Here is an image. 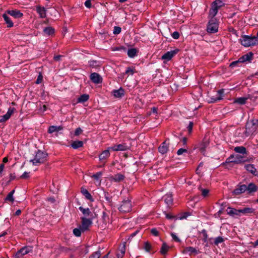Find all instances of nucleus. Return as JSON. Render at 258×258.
Wrapping results in <instances>:
<instances>
[{
	"mask_svg": "<svg viewBox=\"0 0 258 258\" xmlns=\"http://www.w3.org/2000/svg\"><path fill=\"white\" fill-rule=\"evenodd\" d=\"M47 107L45 105H43L42 107L41 108V110L42 112H44L46 110Z\"/></svg>",
	"mask_w": 258,
	"mask_h": 258,
	"instance_id": "nucleus-63",
	"label": "nucleus"
},
{
	"mask_svg": "<svg viewBox=\"0 0 258 258\" xmlns=\"http://www.w3.org/2000/svg\"><path fill=\"white\" fill-rule=\"evenodd\" d=\"M113 96L116 98H121L124 94V91L123 89L120 88L118 90H114L112 92Z\"/></svg>",
	"mask_w": 258,
	"mask_h": 258,
	"instance_id": "nucleus-20",
	"label": "nucleus"
},
{
	"mask_svg": "<svg viewBox=\"0 0 258 258\" xmlns=\"http://www.w3.org/2000/svg\"><path fill=\"white\" fill-rule=\"evenodd\" d=\"M212 5H214V6L219 9L223 5V3L220 0H216L212 3Z\"/></svg>",
	"mask_w": 258,
	"mask_h": 258,
	"instance_id": "nucleus-41",
	"label": "nucleus"
},
{
	"mask_svg": "<svg viewBox=\"0 0 258 258\" xmlns=\"http://www.w3.org/2000/svg\"><path fill=\"white\" fill-rule=\"evenodd\" d=\"M187 152V150L185 149L180 148L179 149L177 152V155H181L184 153Z\"/></svg>",
	"mask_w": 258,
	"mask_h": 258,
	"instance_id": "nucleus-51",
	"label": "nucleus"
},
{
	"mask_svg": "<svg viewBox=\"0 0 258 258\" xmlns=\"http://www.w3.org/2000/svg\"><path fill=\"white\" fill-rule=\"evenodd\" d=\"M89 99V95L87 94L82 95L78 100V102H84L87 101Z\"/></svg>",
	"mask_w": 258,
	"mask_h": 258,
	"instance_id": "nucleus-39",
	"label": "nucleus"
},
{
	"mask_svg": "<svg viewBox=\"0 0 258 258\" xmlns=\"http://www.w3.org/2000/svg\"><path fill=\"white\" fill-rule=\"evenodd\" d=\"M246 160L245 157L237 154L235 155H231L227 159V162L229 163H234L236 164H239L246 162Z\"/></svg>",
	"mask_w": 258,
	"mask_h": 258,
	"instance_id": "nucleus-4",
	"label": "nucleus"
},
{
	"mask_svg": "<svg viewBox=\"0 0 258 258\" xmlns=\"http://www.w3.org/2000/svg\"><path fill=\"white\" fill-rule=\"evenodd\" d=\"M44 32L48 35H50L54 33V29L51 27H47L44 29Z\"/></svg>",
	"mask_w": 258,
	"mask_h": 258,
	"instance_id": "nucleus-43",
	"label": "nucleus"
},
{
	"mask_svg": "<svg viewBox=\"0 0 258 258\" xmlns=\"http://www.w3.org/2000/svg\"><path fill=\"white\" fill-rule=\"evenodd\" d=\"M32 248L31 246H24L18 250L15 254L16 258H21L23 255L32 252Z\"/></svg>",
	"mask_w": 258,
	"mask_h": 258,
	"instance_id": "nucleus-8",
	"label": "nucleus"
},
{
	"mask_svg": "<svg viewBox=\"0 0 258 258\" xmlns=\"http://www.w3.org/2000/svg\"><path fill=\"white\" fill-rule=\"evenodd\" d=\"M103 258H114L112 256H111L109 255V252H108L107 254H106V255H105Z\"/></svg>",
	"mask_w": 258,
	"mask_h": 258,
	"instance_id": "nucleus-64",
	"label": "nucleus"
},
{
	"mask_svg": "<svg viewBox=\"0 0 258 258\" xmlns=\"http://www.w3.org/2000/svg\"><path fill=\"white\" fill-rule=\"evenodd\" d=\"M218 9L214 6V5H211V8L209 11V17L211 19H214V17L216 15Z\"/></svg>",
	"mask_w": 258,
	"mask_h": 258,
	"instance_id": "nucleus-21",
	"label": "nucleus"
},
{
	"mask_svg": "<svg viewBox=\"0 0 258 258\" xmlns=\"http://www.w3.org/2000/svg\"><path fill=\"white\" fill-rule=\"evenodd\" d=\"M15 108H9L7 113L0 116V122H4L7 121L15 111Z\"/></svg>",
	"mask_w": 258,
	"mask_h": 258,
	"instance_id": "nucleus-9",
	"label": "nucleus"
},
{
	"mask_svg": "<svg viewBox=\"0 0 258 258\" xmlns=\"http://www.w3.org/2000/svg\"><path fill=\"white\" fill-rule=\"evenodd\" d=\"M81 192L87 200H89L90 201H93V199L92 198V196L86 188L82 187Z\"/></svg>",
	"mask_w": 258,
	"mask_h": 258,
	"instance_id": "nucleus-24",
	"label": "nucleus"
},
{
	"mask_svg": "<svg viewBox=\"0 0 258 258\" xmlns=\"http://www.w3.org/2000/svg\"><path fill=\"white\" fill-rule=\"evenodd\" d=\"M218 26L216 19H211L207 26V30L209 33H214L218 31Z\"/></svg>",
	"mask_w": 258,
	"mask_h": 258,
	"instance_id": "nucleus-5",
	"label": "nucleus"
},
{
	"mask_svg": "<svg viewBox=\"0 0 258 258\" xmlns=\"http://www.w3.org/2000/svg\"><path fill=\"white\" fill-rule=\"evenodd\" d=\"M168 140H166L165 142L162 143V144L159 147V152L162 154H164L167 152L169 149V143H167Z\"/></svg>",
	"mask_w": 258,
	"mask_h": 258,
	"instance_id": "nucleus-11",
	"label": "nucleus"
},
{
	"mask_svg": "<svg viewBox=\"0 0 258 258\" xmlns=\"http://www.w3.org/2000/svg\"><path fill=\"white\" fill-rule=\"evenodd\" d=\"M172 36L174 39H177L179 37V34L178 32L175 31L172 33Z\"/></svg>",
	"mask_w": 258,
	"mask_h": 258,
	"instance_id": "nucleus-53",
	"label": "nucleus"
},
{
	"mask_svg": "<svg viewBox=\"0 0 258 258\" xmlns=\"http://www.w3.org/2000/svg\"><path fill=\"white\" fill-rule=\"evenodd\" d=\"M121 32V28L119 27H114L113 33L114 34H118Z\"/></svg>",
	"mask_w": 258,
	"mask_h": 258,
	"instance_id": "nucleus-49",
	"label": "nucleus"
},
{
	"mask_svg": "<svg viewBox=\"0 0 258 258\" xmlns=\"http://www.w3.org/2000/svg\"><path fill=\"white\" fill-rule=\"evenodd\" d=\"M247 189V186L245 185H241L238 186L236 189H235L233 192L235 195H238L242 193H243Z\"/></svg>",
	"mask_w": 258,
	"mask_h": 258,
	"instance_id": "nucleus-16",
	"label": "nucleus"
},
{
	"mask_svg": "<svg viewBox=\"0 0 258 258\" xmlns=\"http://www.w3.org/2000/svg\"><path fill=\"white\" fill-rule=\"evenodd\" d=\"M151 232L152 234L155 236H158L159 234V232L155 228H153L151 230Z\"/></svg>",
	"mask_w": 258,
	"mask_h": 258,
	"instance_id": "nucleus-55",
	"label": "nucleus"
},
{
	"mask_svg": "<svg viewBox=\"0 0 258 258\" xmlns=\"http://www.w3.org/2000/svg\"><path fill=\"white\" fill-rule=\"evenodd\" d=\"M189 252L190 254L192 253L197 254L198 253L197 250L194 247L189 246L186 247L183 251V253Z\"/></svg>",
	"mask_w": 258,
	"mask_h": 258,
	"instance_id": "nucleus-33",
	"label": "nucleus"
},
{
	"mask_svg": "<svg viewBox=\"0 0 258 258\" xmlns=\"http://www.w3.org/2000/svg\"><path fill=\"white\" fill-rule=\"evenodd\" d=\"M124 178V176L120 173H118L110 177V180L114 182H120Z\"/></svg>",
	"mask_w": 258,
	"mask_h": 258,
	"instance_id": "nucleus-19",
	"label": "nucleus"
},
{
	"mask_svg": "<svg viewBox=\"0 0 258 258\" xmlns=\"http://www.w3.org/2000/svg\"><path fill=\"white\" fill-rule=\"evenodd\" d=\"M227 213L228 214L234 216V215H240V211L239 210H236L234 208H228L226 210Z\"/></svg>",
	"mask_w": 258,
	"mask_h": 258,
	"instance_id": "nucleus-23",
	"label": "nucleus"
},
{
	"mask_svg": "<svg viewBox=\"0 0 258 258\" xmlns=\"http://www.w3.org/2000/svg\"><path fill=\"white\" fill-rule=\"evenodd\" d=\"M81 224L80 225V229L82 231H85L87 230L89 227L92 224V218L87 219L85 217H82L81 218Z\"/></svg>",
	"mask_w": 258,
	"mask_h": 258,
	"instance_id": "nucleus-7",
	"label": "nucleus"
},
{
	"mask_svg": "<svg viewBox=\"0 0 258 258\" xmlns=\"http://www.w3.org/2000/svg\"><path fill=\"white\" fill-rule=\"evenodd\" d=\"M47 154L45 152L39 151L36 153L34 159L30 160L33 165H38L43 163L46 159Z\"/></svg>",
	"mask_w": 258,
	"mask_h": 258,
	"instance_id": "nucleus-3",
	"label": "nucleus"
},
{
	"mask_svg": "<svg viewBox=\"0 0 258 258\" xmlns=\"http://www.w3.org/2000/svg\"><path fill=\"white\" fill-rule=\"evenodd\" d=\"M83 145V143L82 141H74L72 144H71V146L74 148V149H78L80 147H81Z\"/></svg>",
	"mask_w": 258,
	"mask_h": 258,
	"instance_id": "nucleus-34",
	"label": "nucleus"
},
{
	"mask_svg": "<svg viewBox=\"0 0 258 258\" xmlns=\"http://www.w3.org/2000/svg\"><path fill=\"white\" fill-rule=\"evenodd\" d=\"M130 147L125 144H120L118 145H114V146L109 147V149L114 151H125L129 149Z\"/></svg>",
	"mask_w": 258,
	"mask_h": 258,
	"instance_id": "nucleus-10",
	"label": "nucleus"
},
{
	"mask_svg": "<svg viewBox=\"0 0 258 258\" xmlns=\"http://www.w3.org/2000/svg\"><path fill=\"white\" fill-rule=\"evenodd\" d=\"M144 248L147 252H150L152 249V246L149 242H146L144 244Z\"/></svg>",
	"mask_w": 258,
	"mask_h": 258,
	"instance_id": "nucleus-42",
	"label": "nucleus"
},
{
	"mask_svg": "<svg viewBox=\"0 0 258 258\" xmlns=\"http://www.w3.org/2000/svg\"><path fill=\"white\" fill-rule=\"evenodd\" d=\"M135 72V70L133 68L128 67L127 68L126 70L125 71V73L126 74H128V75H133Z\"/></svg>",
	"mask_w": 258,
	"mask_h": 258,
	"instance_id": "nucleus-48",
	"label": "nucleus"
},
{
	"mask_svg": "<svg viewBox=\"0 0 258 258\" xmlns=\"http://www.w3.org/2000/svg\"><path fill=\"white\" fill-rule=\"evenodd\" d=\"M137 53V50L135 48L130 49L127 51V55L130 57H135Z\"/></svg>",
	"mask_w": 258,
	"mask_h": 258,
	"instance_id": "nucleus-38",
	"label": "nucleus"
},
{
	"mask_svg": "<svg viewBox=\"0 0 258 258\" xmlns=\"http://www.w3.org/2000/svg\"><path fill=\"white\" fill-rule=\"evenodd\" d=\"M125 251V242H123L121 245H120L118 251L116 254V256L118 258H122Z\"/></svg>",
	"mask_w": 258,
	"mask_h": 258,
	"instance_id": "nucleus-17",
	"label": "nucleus"
},
{
	"mask_svg": "<svg viewBox=\"0 0 258 258\" xmlns=\"http://www.w3.org/2000/svg\"><path fill=\"white\" fill-rule=\"evenodd\" d=\"M81 229L80 228H75L73 230V233L76 236H80L81 234Z\"/></svg>",
	"mask_w": 258,
	"mask_h": 258,
	"instance_id": "nucleus-47",
	"label": "nucleus"
},
{
	"mask_svg": "<svg viewBox=\"0 0 258 258\" xmlns=\"http://www.w3.org/2000/svg\"><path fill=\"white\" fill-rule=\"evenodd\" d=\"M209 142L208 140L203 141L200 146V150L203 154H205L206 149L209 146Z\"/></svg>",
	"mask_w": 258,
	"mask_h": 258,
	"instance_id": "nucleus-25",
	"label": "nucleus"
},
{
	"mask_svg": "<svg viewBox=\"0 0 258 258\" xmlns=\"http://www.w3.org/2000/svg\"><path fill=\"white\" fill-rule=\"evenodd\" d=\"M177 52L178 50L168 51L162 56V58L163 59L169 60L177 53Z\"/></svg>",
	"mask_w": 258,
	"mask_h": 258,
	"instance_id": "nucleus-15",
	"label": "nucleus"
},
{
	"mask_svg": "<svg viewBox=\"0 0 258 258\" xmlns=\"http://www.w3.org/2000/svg\"><path fill=\"white\" fill-rule=\"evenodd\" d=\"M249 192H254L256 190V186L253 183H249L247 186V189Z\"/></svg>",
	"mask_w": 258,
	"mask_h": 258,
	"instance_id": "nucleus-35",
	"label": "nucleus"
},
{
	"mask_svg": "<svg viewBox=\"0 0 258 258\" xmlns=\"http://www.w3.org/2000/svg\"><path fill=\"white\" fill-rule=\"evenodd\" d=\"M223 241V239L222 237L219 236L216 237L214 240V243L217 245L219 243H222Z\"/></svg>",
	"mask_w": 258,
	"mask_h": 258,
	"instance_id": "nucleus-46",
	"label": "nucleus"
},
{
	"mask_svg": "<svg viewBox=\"0 0 258 258\" xmlns=\"http://www.w3.org/2000/svg\"><path fill=\"white\" fill-rule=\"evenodd\" d=\"M169 248H170L169 246L165 242H164L162 244V247H161V248L160 250L161 253L163 255L166 254L167 253V252H168V251L169 250Z\"/></svg>",
	"mask_w": 258,
	"mask_h": 258,
	"instance_id": "nucleus-30",
	"label": "nucleus"
},
{
	"mask_svg": "<svg viewBox=\"0 0 258 258\" xmlns=\"http://www.w3.org/2000/svg\"><path fill=\"white\" fill-rule=\"evenodd\" d=\"M258 127V120L252 119L248 122L246 124L244 135L245 137H248L253 135Z\"/></svg>",
	"mask_w": 258,
	"mask_h": 258,
	"instance_id": "nucleus-1",
	"label": "nucleus"
},
{
	"mask_svg": "<svg viewBox=\"0 0 258 258\" xmlns=\"http://www.w3.org/2000/svg\"><path fill=\"white\" fill-rule=\"evenodd\" d=\"M42 81V76L41 75H39L38 77V78L36 80V83L37 84H39Z\"/></svg>",
	"mask_w": 258,
	"mask_h": 258,
	"instance_id": "nucleus-60",
	"label": "nucleus"
},
{
	"mask_svg": "<svg viewBox=\"0 0 258 258\" xmlns=\"http://www.w3.org/2000/svg\"><path fill=\"white\" fill-rule=\"evenodd\" d=\"M101 255V252L100 250H98L97 251L94 252L92 253V254L90 256L89 258H99Z\"/></svg>",
	"mask_w": 258,
	"mask_h": 258,
	"instance_id": "nucleus-45",
	"label": "nucleus"
},
{
	"mask_svg": "<svg viewBox=\"0 0 258 258\" xmlns=\"http://www.w3.org/2000/svg\"><path fill=\"white\" fill-rule=\"evenodd\" d=\"M194 124L192 122H189V123L187 126V129L189 133H190L192 130Z\"/></svg>",
	"mask_w": 258,
	"mask_h": 258,
	"instance_id": "nucleus-56",
	"label": "nucleus"
},
{
	"mask_svg": "<svg viewBox=\"0 0 258 258\" xmlns=\"http://www.w3.org/2000/svg\"><path fill=\"white\" fill-rule=\"evenodd\" d=\"M234 151L236 153L244 154H246V148L243 146L236 147L234 149Z\"/></svg>",
	"mask_w": 258,
	"mask_h": 258,
	"instance_id": "nucleus-29",
	"label": "nucleus"
},
{
	"mask_svg": "<svg viewBox=\"0 0 258 258\" xmlns=\"http://www.w3.org/2000/svg\"><path fill=\"white\" fill-rule=\"evenodd\" d=\"M199 189L201 190L203 197H206L208 196V194L209 193V189L202 188L201 187H199Z\"/></svg>",
	"mask_w": 258,
	"mask_h": 258,
	"instance_id": "nucleus-44",
	"label": "nucleus"
},
{
	"mask_svg": "<svg viewBox=\"0 0 258 258\" xmlns=\"http://www.w3.org/2000/svg\"><path fill=\"white\" fill-rule=\"evenodd\" d=\"M85 6L88 8H90L91 7V0H87L85 3Z\"/></svg>",
	"mask_w": 258,
	"mask_h": 258,
	"instance_id": "nucleus-57",
	"label": "nucleus"
},
{
	"mask_svg": "<svg viewBox=\"0 0 258 258\" xmlns=\"http://www.w3.org/2000/svg\"><path fill=\"white\" fill-rule=\"evenodd\" d=\"M91 80L95 84H99L102 82V78L97 73H92L90 75Z\"/></svg>",
	"mask_w": 258,
	"mask_h": 258,
	"instance_id": "nucleus-14",
	"label": "nucleus"
},
{
	"mask_svg": "<svg viewBox=\"0 0 258 258\" xmlns=\"http://www.w3.org/2000/svg\"><path fill=\"white\" fill-rule=\"evenodd\" d=\"M29 176V173L27 172H25L21 176V178H27Z\"/></svg>",
	"mask_w": 258,
	"mask_h": 258,
	"instance_id": "nucleus-59",
	"label": "nucleus"
},
{
	"mask_svg": "<svg viewBox=\"0 0 258 258\" xmlns=\"http://www.w3.org/2000/svg\"><path fill=\"white\" fill-rule=\"evenodd\" d=\"M202 233L203 234V235H204V241L205 242H206L207 241V238H208V235L206 233V231L205 230H203L202 231Z\"/></svg>",
	"mask_w": 258,
	"mask_h": 258,
	"instance_id": "nucleus-58",
	"label": "nucleus"
},
{
	"mask_svg": "<svg viewBox=\"0 0 258 258\" xmlns=\"http://www.w3.org/2000/svg\"><path fill=\"white\" fill-rule=\"evenodd\" d=\"M109 150V149L108 148V149L103 151L100 155L99 159L100 161H103L109 157L110 153Z\"/></svg>",
	"mask_w": 258,
	"mask_h": 258,
	"instance_id": "nucleus-26",
	"label": "nucleus"
},
{
	"mask_svg": "<svg viewBox=\"0 0 258 258\" xmlns=\"http://www.w3.org/2000/svg\"><path fill=\"white\" fill-rule=\"evenodd\" d=\"M3 18L7 24V26L8 27H12L13 26L14 24L12 21L11 20L10 18L6 14H3Z\"/></svg>",
	"mask_w": 258,
	"mask_h": 258,
	"instance_id": "nucleus-28",
	"label": "nucleus"
},
{
	"mask_svg": "<svg viewBox=\"0 0 258 258\" xmlns=\"http://www.w3.org/2000/svg\"><path fill=\"white\" fill-rule=\"evenodd\" d=\"M80 210L83 213L85 216H92L91 213L89 208H83L82 207H79Z\"/></svg>",
	"mask_w": 258,
	"mask_h": 258,
	"instance_id": "nucleus-36",
	"label": "nucleus"
},
{
	"mask_svg": "<svg viewBox=\"0 0 258 258\" xmlns=\"http://www.w3.org/2000/svg\"><path fill=\"white\" fill-rule=\"evenodd\" d=\"M239 211H240V214L241 213L244 214L251 213L253 212V210L251 208H244L243 209H240V210H239Z\"/></svg>",
	"mask_w": 258,
	"mask_h": 258,
	"instance_id": "nucleus-40",
	"label": "nucleus"
},
{
	"mask_svg": "<svg viewBox=\"0 0 258 258\" xmlns=\"http://www.w3.org/2000/svg\"><path fill=\"white\" fill-rule=\"evenodd\" d=\"M248 98L247 97H239L235 99L234 103H237L240 105L244 104Z\"/></svg>",
	"mask_w": 258,
	"mask_h": 258,
	"instance_id": "nucleus-32",
	"label": "nucleus"
},
{
	"mask_svg": "<svg viewBox=\"0 0 258 258\" xmlns=\"http://www.w3.org/2000/svg\"><path fill=\"white\" fill-rule=\"evenodd\" d=\"M82 132V130L81 128H77L75 132V135L77 136L80 135Z\"/></svg>",
	"mask_w": 258,
	"mask_h": 258,
	"instance_id": "nucleus-54",
	"label": "nucleus"
},
{
	"mask_svg": "<svg viewBox=\"0 0 258 258\" xmlns=\"http://www.w3.org/2000/svg\"><path fill=\"white\" fill-rule=\"evenodd\" d=\"M245 168L249 172L252 173V174L256 175L255 173L256 171V169L254 166L252 164H247L245 165Z\"/></svg>",
	"mask_w": 258,
	"mask_h": 258,
	"instance_id": "nucleus-27",
	"label": "nucleus"
},
{
	"mask_svg": "<svg viewBox=\"0 0 258 258\" xmlns=\"http://www.w3.org/2000/svg\"><path fill=\"white\" fill-rule=\"evenodd\" d=\"M6 200L9 201L13 203L14 201V199L13 198V196L10 194V193L8 194L7 197L6 198Z\"/></svg>",
	"mask_w": 258,
	"mask_h": 258,
	"instance_id": "nucleus-50",
	"label": "nucleus"
},
{
	"mask_svg": "<svg viewBox=\"0 0 258 258\" xmlns=\"http://www.w3.org/2000/svg\"><path fill=\"white\" fill-rule=\"evenodd\" d=\"M239 41L244 47H249L258 44V41L256 38L248 35L243 36Z\"/></svg>",
	"mask_w": 258,
	"mask_h": 258,
	"instance_id": "nucleus-2",
	"label": "nucleus"
},
{
	"mask_svg": "<svg viewBox=\"0 0 258 258\" xmlns=\"http://www.w3.org/2000/svg\"><path fill=\"white\" fill-rule=\"evenodd\" d=\"M164 201L167 205H170L172 203L173 199L171 194H167L164 197Z\"/></svg>",
	"mask_w": 258,
	"mask_h": 258,
	"instance_id": "nucleus-31",
	"label": "nucleus"
},
{
	"mask_svg": "<svg viewBox=\"0 0 258 258\" xmlns=\"http://www.w3.org/2000/svg\"><path fill=\"white\" fill-rule=\"evenodd\" d=\"M131 200L127 198L122 201L121 206L119 208V210L121 212L126 213L130 212L131 210Z\"/></svg>",
	"mask_w": 258,
	"mask_h": 258,
	"instance_id": "nucleus-6",
	"label": "nucleus"
},
{
	"mask_svg": "<svg viewBox=\"0 0 258 258\" xmlns=\"http://www.w3.org/2000/svg\"><path fill=\"white\" fill-rule=\"evenodd\" d=\"M63 129V127L62 126H55L52 125L49 126L48 130V132L49 134H52L54 132H57L59 131H61Z\"/></svg>",
	"mask_w": 258,
	"mask_h": 258,
	"instance_id": "nucleus-22",
	"label": "nucleus"
},
{
	"mask_svg": "<svg viewBox=\"0 0 258 258\" xmlns=\"http://www.w3.org/2000/svg\"><path fill=\"white\" fill-rule=\"evenodd\" d=\"M252 55L253 54L251 52H249V53L243 55L242 57H241L239 59L238 61L233 62L231 63V65H234V64L238 63L239 61V62H244V61H249L251 59Z\"/></svg>",
	"mask_w": 258,
	"mask_h": 258,
	"instance_id": "nucleus-12",
	"label": "nucleus"
},
{
	"mask_svg": "<svg viewBox=\"0 0 258 258\" xmlns=\"http://www.w3.org/2000/svg\"><path fill=\"white\" fill-rule=\"evenodd\" d=\"M7 13L13 17L15 18L18 19L22 17L23 16V13H22L20 11L18 10H8Z\"/></svg>",
	"mask_w": 258,
	"mask_h": 258,
	"instance_id": "nucleus-13",
	"label": "nucleus"
},
{
	"mask_svg": "<svg viewBox=\"0 0 258 258\" xmlns=\"http://www.w3.org/2000/svg\"><path fill=\"white\" fill-rule=\"evenodd\" d=\"M4 167H5V165H4V164H2L0 165V174H1L2 172L3 171L4 169Z\"/></svg>",
	"mask_w": 258,
	"mask_h": 258,
	"instance_id": "nucleus-61",
	"label": "nucleus"
},
{
	"mask_svg": "<svg viewBox=\"0 0 258 258\" xmlns=\"http://www.w3.org/2000/svg\"><path fill=\"white\" fill-rule=\"evenodd\" d=\"M36 11L39 14V16L41 18H45L46 17V10L44 7L41 6L36 7Z\"/></svg>",
	"mask_w": 258,
	"mask_h": 258,
	"instance_id": "nucleus-18",
	"label": "nucleus"
},
{
	"mask_svg": "<svg viewBox=\"0 0 258 258\" xmlns=\"http://www.w3.org/2000/svg\"><path fill=\"white\" fill-rule=\"evenodd\" d=\"M61 57V55H57V56H55L54 57V59L56 61H58L60 59V58Z\"/></svg>",
	"mask_w": 258,
	"mask_h": 258,
	"instance_id": "nucleus-62",
	"label": "nucleus"
},
{
	"mask_svg": "<svg viewBox=\"0 0 258 258\" xmlns=\"http://www.w3.org/2000/svg\"><path fill=\"white\" fill-rule=\"evenodd\" d=\"M171 236L175 241H176V242L180 241V240L179 239V238L176 236V235L175 233H172L171 234Z\"/></svg>",
	"mask_w": 258,
	"mask_h": 258,
	"instance_id": "nucleus-52",
	"label": "nucleus"
},
{
	"mask_svg": "<svg viewBox=\"0 0 258 258\" xmlns=\"http://www.w3.org/2000/svg\"><path fill=\"white\" fill-rule=\"evenodd\" d=\"M102 175V172H98L92 175L91 176V177L93 178L96 181H97L98 182V184H100V181H99V179L101 177Z\"/></svg>",
	"mask_w": 258,
	"mask_h": 258,
	"instance_id": "nucleus-37",
	"label": "nucleus"
}]
</instances>
